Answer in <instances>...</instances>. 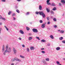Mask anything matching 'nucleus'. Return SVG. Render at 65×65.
<instances>
[{
  "label": "nucleus",
  "instance_id": "1",
  "mask_svg": "<svg viewBox=\"0 0 65 65\" xmlns=\"http://www.w3.org/2000/svg\"><path fill=\"white\" fill-rule=\"evenodd\" d=\"M8 45H6V50H5V46L3 45V47L2 48V53H3V54L4 55H6V53H8Z\"/></svg>",
  "mask_w": 65,
  "mask_h": 65
},
{
  "label": "nucleus",
  "instance_id": "2",
  "mask_svg": "<svg viewBox=\"0 0 65 65\" xmlns=\"http://www.w3.org/2000/svg\"><path fill=\"white\" fill-rule=\"evenodd\" d=\"M39 14H40V15H42L43 17V18H45V14L42 11H39Z\"/></svg>",
  "mask_w": 65,
  "mask_h": 65
},
{
  "label": "nucleus",
  "instance_id": "3",
  "mask_svg": "<svg viewBox=\"0 0 65 65\" xmlns=\"http://www.w3.org/2000/svg\"><path fill=\"white\" fill-rule=\"evenodd\" d=\"M18 59V58L17 57H15L14 58H13L12 59L11 61L13 62V61H17Z\"/></svg>",
  "mask_w": 65,
  "mask_h": 65
},
{
  "label": "nucleus",
  "instance_id": "4",
  "mask_svg": "<svg viewBox=\"0 0 65 65\" xmlns=\"http://www.w3.org/2000/svg\"><path fill=\"white\" fill-rule=\"evenodd\" d=\"M32 30L34 32H35V33H37L38 32V30L37 29L33 28L32 29Z\"/></svg>",
  "mask_w": 65,
  "mask_h": 65
},
{
  "label": "nucleus",
  "instance_id": "5",
  "mask_svg": "<svg viewBox=\"0 0 65 65\" xmlns=\"http://www.w3.org/2000/svg\"><path fill=\"white\" fill-rule=\"evenodd\" d=\"M13 51L14 54H17V50L14 48H13Z\"/></svg>",
  "mask_w": 65,
  "mask_h": 65
},
{
  "label": "nucleus",
  "instance_id": "6",
  "mask_svg": "<svg viewBox=\"0 0 65 65\" xmlns=\"http://www.w3.org/2000/svg\"><path fill=\"white\" fill-rule=\"evenodd\" d=\"M8 52V53H10V52H11V47H9L8 48H8L7 49Z\"/></svg>",
  "mask_w": 65,
  "mask_h": 65
},
{
  "label": "nucleus",
  "instance_id": "7",
  "mask_svg": "<svg viewBox=\"0 0 65 65\" xmlns=\"http://www.w3.org/2000/svg\"><path fill=\"white\" fill-rule=\"evenodd\" d=\"M50 37L51 39H54V36L52 35H50Z\"/></svg>",
  "mask_w": 65,
  "mask_h": 65
},
{
  "label": "nucleus",
  "instance_id": "8",
  "mask_svg": "<svg viewBox=\"0 0 65 65\" xmlns=\"http://www.w3.org/2000/svg\"><path fill=\"white\" fill-rule=\"evenodd\" d=\"M45 24H43L42 25L41 27L43 28H45Z\"/></svg>",
  "mask_w": 65,
  "mask_h": 65
},
{
  "label": "nucleus",
  "instance_id": "9",
  "mask_svg": "<svg viewBox=\"0 0 65 65\" xmlns=\"http://www.w3.org/2000/svg\"><path fill=\"white\" fill-rule=\"evenodd\" d=\"M61 2L63 4H65V0H61Z\"/></svg>",
  "mask_w": 65,
  "mask_h": 65
},
{
  "label": "nucleus",
  "instance_id": "10",
  "mask_svg": "<svg viewBox=\"0 0 65 65\" xmlns=\"http://www.w3.org/2000/svg\"><path fill=\"white\" fill-rule=\"evenodd\" d=\"M35 49L34 47L33 46H31L30 47V50H34Z\"/></svg>",
  "mask_w": 65,
  "mask_h": 65
},
{
  "label": "nucleus",
  "instance_id": "11",
  "mask_svg": "<svg viewBox=\"0 0 65 65\" xmlns=\"http://www.w3.org/2000/svg\"><path fill=\"white\" fill-rule=\"evenodd\" d=\"M20 32L21 33V34H24V32H23V31L22 30H20Z\"/></svg>",
  "mask_w": 65,
  "mask_h": 65
},
{
  "label": "nucleus",
  "instance_id": "12",
  "mask_svg": "<svg viewBox=\"0 0 65 65\" xmlns=\"http://www.w3.org/2000/svg\"><path fill=\"white\" fill-rule=\"evenodd\" d=\"M52 6H56V5H55V4L54 3H52V4L51 5Z\"/></svg>",
  "mask_w": 65,
  "mask_h": 65
},
{
  "label": "nucleus",
  "instance_id": "13",
  "mask_svg": "<svg viewBox=\"0 0 65 65\" xmlns=\"http://www.w3.org/2000/svg\"><path fill=\"white\" fill-rule=\"evenodd\" d=\"M56 50L57 51H59V50H60V47H57L56 48Z\"/></svg>",
  "mask_w": 65,
  "mask_h": 65
},
{
  "label": "nucleus",
  "instance_id": "14",
  "mask_svg": "<svg viewBox=\"0 0 65 65\" xmlns=\"http://www.w3.org/2000/svg\"><path fill=\"white\" fill-rule=\"evenodd\" d=\"M39 9L40 10H42V7L41 5H40L39 7Z\"/></svg>",
  "mask_w": 65,
  "mask_h": 65
},
{
  "label": "nucleus",
  "instance_id": "15",
  "mask_svg": "<svg viewBox=\"0 0 65 65\" xmlns=\"http://www.w3.org/2000/svg\"><path fill=\"white\" fill-rule=\"evenodd\" d=\"M26 51L27 52H29L30 50H29V48H27L26 49Z\"/></svg>",
  "mask_w": 65,
  "mask_h": 65
},
{
  "label": "nucleus",
  "instance_id": "16",
  "mask_svg": "<svg viewBox=\"0 0 65 65\" xmlns=\"http://www.w3.org/2000/svg\"><path fill=\"white\" fill-rule=\"evenodd\" d=\"M5 28L6 29V30H7V31H8L9 30V29H8V28L7 27H6V26H4Z\"/></svg>",
  "mask_w": 65,
  "mask_h": 65
},
{
  "label": "nucleus",
  "instance_id": "17",
  "mask_svg": "<svg viewBox=\"0 0 65 65\" xmlns=\"http://www.w3.org/2000/svg\"><path fill=\"white\" fill-rule=\"evenodd\" d=\"M59 39L60 40H63V37H60L59 38Z\"/></svg>",
  "mask_w": 65,
  "mask_h": 65
},
{
  "label": "nucleus",
  "instance_id": "18",
  "mask_svg": "<svg viewBox=\"0 0 65 65\" xmlns=\"http://www.w3.org/2000/svg\"><path fill=\"white\" fill-rule=\"evenodd\" d=\"M46 11L47 12H49L50 11V10L48 8H47L46 9Z\"/></svg>",
  "mask_w": 65,
  "mask_h": 65
},
{
  "label": "nucleus",
  "instance_id": "19",
  "mask_svg": "<svg viewBox=\"0 0 65 65\" xmlns=\"http://www.w3.org/2000/svg\"><path fill=\"white\" fill-rule=\"evenodd\" d=\"M45 60L47 61H50V59H49V58H45Z\"/></svg>",
  "mask_w": 65,
  "mask_h": 65
},
{
  "label": "nucleus",
  "instance_id": "20",
  "mask_svg": "<svg viewBox=\"0 0 65 65\" xmlns=\"http://www.w3.org/2000/svg\"><path fill=\"white\" fill-rule=\"evenodd\" d=\"M41 42H46V41H45V40L43 39L41 40Z\"/></svg>",
  "mask_w": 65,
  "mask_h": 65
},
{
  "label": "nucleus",
  "instance_id": "21",
  "mask_svg": "<svg viewBox=\"0 0 65 65\" xmlns=\"http://www.w3.org/2000/svg\"><path fill=\"white\" fill-rule=\"evenodd\" d=\"M20 58H25V57L22 55H20Z\"/></svg>",
  "mask_w": 65,
  "mask_h": 65
},
{
  "label": "nucleus",
  "instance_id": "22",
  "mask_svg": "<svg viewBox=\"0 0 65 65\" xmlns=\"http://www.w3.org/2000/svg\"><path fill=\"white\" fill-rule=\"evenodd\" d=\"M60 33H64V31L61 30L60 31Z\"/></svg>",
  "mask_w": 65,
  "mask_h": 65
},
{
  "label": "nucleus",
  "instance_id": "23",
  "mask_svg": "<svg viewBox=\"0 0 65 65\" xmlns=\"http://www.w3.org/2000/svg\"><path fill=\"white\" fill-rule=\"evenodd\" d=\"M41 53H42V54H45V51H41Z\"/></svg>",
  "mask_w": 65,
  "mask_h": 65
},
{
  "label": "nucleus",
  "instance_id": "24",
  "mask_svg": "<svg viewBox=\"0 0 65 65\" xmlns=\"http://www.w3.org/2000/svg\"><path fill=\"white\" fill-rule=\"evenodd\" d=\"M12 12L11 11H9V12L8 13V15H10V14Z\"/></svg>",
  "mask_w": 65,
  "mask_h": 65
},
{
  "label": "nucleus",
  "instance_id": "25",
  "mask_svg": "<svg viewBox=\"0 0 65 65\" xmlns=\"http://www.w3.org/2000/svg\"><path fill=\"white\" fill-rule=\"evenodd\" d=\"M26 29L27 30V31H29V30H30V28L26 27Z\"/></svg>",
  "mask_w": 65,
  "mask_h": 65
},
{
  "label": "nucleus",
  "instance_id": "26",
  "mask_svg": "<svg viewBox=\"0 0 65 65\" xmlns=\"http://www.w3.org/2000/svg\"><path fill=\"white\" fill-rule=\"evenodd\" d=\"M32 39V37H29L28 38V40H31Z\"/></svg>",
  "mask_w": 65,
  "mask_h": 65
},
{
  "label": "nucleus",
  "instance_id": "27",
  "mask_svg": "<svg viewBox=\"0 0 65 65\" xmlns=\"http://www.w3.org/2000/svg\"><path fill=\"white\" fill-rule=\"evenodd\" d=\"M53 10H56V8L54 7L53 9H52Z\"/></svg>",
  "mask_w": 65,
  "mask_h": 65
},
{
  "label": "nucleus",
  "instance_id": "28",
  "mask_svg": "<svg viewBox=\"0 0 65 65\" xmlns=\"http://www.w3.org/2000/svg\"><path fill=\"white\" fill-rule=\"evenodd\" d=\"M56 63L57 64V65H59V64H60V62L58 61H57Z\"/></svg>",
  "mask_w": 65,
  "mask_h": 65
},
{
  "label": "nucleus",
  "instance_id": "29",
  "mask_svg": "<svg viewBox=\"0 0 65 65\" xmlns=\"http://www.w3.org/2000/svg\"><path fill=\"white\" fill-rule=\"evenodd\" d=\"M53 20L54 22H56L57 21V19H56L54 18L53 19Z\"/></svg>",
  "mask_w": 65,
  "mask_h": 65
},
{
  "label": "nucleus",
  "instance_id": "30",
  "mask_svg": "<svg viewBox=\"0 0 65 65\" xmlns=\"http://www.w3.org/2000/svg\"><path fill=\"white\" fill-rule=\"evenodd\" d=\"M36 38H37V39H38V40H40V39H39V37H36Z\"/></svg>",
  "mask_w": 65,
  "mask_h": 65
},
{
  "label": "nucleus",
  "instance_id": "31",
  "mask_svg": "<svg viewBox=\"0 0 65 65\" xmlns=\"http://www.w3.org/2000/svg\"><path fill=\"white\" fill-rule=\"evenodd\" d=\"M16 11L17 12H18V13H20V11H19L18 10H16Z\"/></svg>",
  "mask_w": 65,
  "mask_h": 65
},
{
  "label": "nucleus",
  "instance_id": "32",
  "mask_svg": "<svg viewBox=\"0 0 65 65\" xmlns=\"http://www.w3.org/2000/svg\"><path fill=\"white\" fill-rule=\"evenodd\" d=\"M17 61H19V62H21V60L20 59H18H18H17Z\"/></svg>",
  "mask_w": 65,
  "mask_h": 65
},
{
  "label": "nucleus",
  "instance_id": "33",
  "mask_svg": "<svg viewBox=\"0 0 65 65\" xmlns=\"http://www.w3.org/2000/svg\"><path fill=\"white\" fill-rule=\"evenodd\" d=\"M36 14H39V12H36Z\"/></svg>",
  "mask_w": 65,
  "mask_h": 65
},
{
  "label": "nucleus",
  "instance_id": "34",
  "mask_svg": "<svg viewBox=\"0 0 65 65\" xmlns=\"http://www.w3.org/2000/svg\"><path fill=\"white\" fill-rule=\"evenodd\" d=\"M62 42L63 43H65V40H63L62 41Z\"/></svg>",
  "mask_w": 65,
  "mask_h": 65
},
{
  "label": "nucleus",
  "instance_id": "35",
  "mask_svg": "<svg viewBox=\"0 0 65 65\" xmlns=\"http://www.w3.org/2000/svg\"><path fill=\"white\" fill-rule=\"evenodd\" d=\"M40 22L41 23H43V21H42V20H40Z\"/></svg>",
  "mask_w": 65,
  "mask_h": 65
},
{
  "label": "nucleus",
  "instance_id": "36",
  "mask_svg": "<svg viewBox=\"0 0 65 65\" xmlns=\"http://www.w3.org/2000/svg\"><path fill=\"white\" fill-rule=\"evenodd\" d=\"M50 0H47L46 1L47 3H49V2H50Z\"/></svg>",
  "mask_w": 65,
  "mask_h": 65
},
{
  "label": "nucleus",
  "instance_id": "37",
  "mask_svg": "<svg viewBox=\"0 0 65 65\" xmlns=\"http://www.w3.org/2000/svg\"><path fill=\"white\" fill-rule=\"evenodd\" d=\"M41 50L42 51H43V50H44V48H41Z\"/></svg>",
  "mask_w": 65,
  "mask_h": 65
},
{
  "label": "nucleus",
  "instance_id": "38",
  "mask_svg": "<svg viewBox=\"0 0 65 65\" xmlns=\"http://www.w3.org/2000/svg\"><path fill=\"white\" fill-rule=\"evenodd\" d=\"M47 20H50V18L49 17H47Z\"/></svg>",
  "mask_w": 65,
  "mask_h": 65
},
{
  "label": "nucleus",
  "instance_id": "39",
  "mask_svg": "<svg viewBox=\"0 0 65 65\" xmlns=\"http://www.w3.org/2000/svg\"><path fill=\"white\" fill-rule=\"evenodd\" d=\"M51 13H52V14H54V12H53V11H51Z\"/></svg>",
  "mask_w": 65,
  "mask_h": 65
},
{
  "label": "nucleus",
  "instance_id": "40",
  "mask_svg": "<svg viewBox=\"0 0 65 65\" xmlns=\"http://www.w3.org/2000/svg\"><path fill=\"white\" fill-rule=\"evenodd\" d=\"M50 23L51 22L50 21L48 22H47V24H48V25H50Z\"/></svg>",
  "mask_w": 65,
  "mask_h": 65
},
{
  "label": "nucleus",
  "instance_id": "41",
  "mask_svg": "<svg viewBox=\"0 0 65 65\" xmlns=\"http://www.w3.org/2000/svg\"><path fill=\"white\" fill-rule=\"evenodd\" d=\"M2 19L3 20H4V21H5L6 20V19H5V18H2Z\"/></svg>",
  "mask_w": 65,
  "mask_h": 65
},
{
  "label": "nucleus",
  "instance_id": "42",
  "mask_svg": "<svg viewBox=\"0 0 65 65\" xmlns=\"http://www.w3.org/2000/svg\"><path fill=\"white\" fill-rule=\"evenodd\" d=\"M47 3L48 5H51V3Z\"/></svg>",
  "mask_w": 65,
  "mask_h": 65
},
{
  "label": "nucleus",
  "instance_id": "43",
  "mask_svg": "<svg viewBox=\"0 0 65 65\" xmlns=\"http://www.w3.org/2000/svg\"><path fill=\"white\" fill-rule=\"evenodd\" d=\"M26 14V15H28V14H29V12H27Z\"/></svg>",
  "mask_w": 65,
  "mask_h": 65
},
{
  "label": "nucleus",
  "instance_id": "44",
  "mask_svg": "<svg viewBox=\"0 0 65 65\" xmlns=\"http://www.w3.org/2000/svg\"><path fill=\"white\" fill-rule=\"evenodd\" d=\"M2 19V17L0 15V19Z\"/></svg>",
  "mask_w": 65,
  "mask_h": 65
},
{
  "label": "nucleus",
  "instance_id": "45",
  "mask_svg": "<svg viewBox=\"0 0 65 65\" xmlns=\"http://www.w3.org/2000/svg\"><path fill=\"white\" fill-rule=\"evenodd\" d=\"M2 2H5V1H5V0H2Z\"/></svg>",
  "mask_w": 65,
  "mask_h": 65
},
{
  "label": "nucleus",
  "instance_id": "46",
  "mask_svg": "<svg viewBox=\"0 0 65 65\" xmlns=\"http://www.w3.org/2000/svg\"><path fill=\"white\" fill-rule=\"evenodd\" d=\"M2 30V28H0V34L1 33V31Z\"/></svg>",
  "mask_w": 65,
  "mask_h": 65
},
{
  "label": "nucleus",
  "instance_id": "47",
  "mask_svg": "<svg viewBox=\"0 0 65 65\" xmlns=\"http://www.w3.org/2000/svg\"><path fill=\"white\" fill-rule=\"evenodd\" d=\"M54 28H57V25H55L54 26Z\"/></svg>",
  "mask_w": 65,
  "mask_h": 65
},
{
  "label": "nucleus",
  "instance_id": "48",
  "mask_svg": "<svg viewBox=\"0 0 65 65\" xmlns=\"http://www.w3.org/2000/svg\"><path fill=\"white\" fill-rule=\"evenodd\" d=\"M15 15V13H13L12 14V16H14Z\"/></svg>",
  "mask_w": 65,
  "mask_h": 65
},
{
  "label": "nucleus",
  "instance_id": "49",
  "mask_svg": "<svg viewBox=\"0 0 65 65\" xmlns=\"http://www.w3.org/2000/svg\"><path fill=\"white\" fill-rule=\"evenodd\" d=\"M22 0H17V1H18V2H20Z\"/></svg>",
  "mask_w": 65,
  "mask_h": 65
},
{
  "label": "nucleus",
  "instance_id": "50",
  "mask_svg": "<svg viewBox=\"0 0 65 65\" xmlns=\"http://www.w3.org/2000/svg\"><path fill=\"white\" fill-rule=\"evenodd\" d=\"M29 35H30V36H31V35H32V34H31V33H29L28 34Z\"/></svg>",
  "mask_w": 65,
  "mask_h": 65
},
{
  "label": "nucleus",
  "instance_id": "51",
  "mask_svg": "<svg viewBox=\"0 0 65 65\" xmlns=\"http://www.w3.org/2000/svg\"><path fill=\"white\" fill-rule=\"evenodd\" d=\"M47 46H50V44H47Z\"/></svg>",
  "mask_w": 65,
  "mask_h": 65
},
{
  "label": "nucleus",
  "instance_id": "52",
  "mask_svg": "<svg viewBox=\"0 0 65 65\" xmlns=\"http://www.w3.org/2000/svg\"><path fill=\"white\" fill-rule=\"evenodd\" d=\"M19 40H22V38H19Z\"/></svg>",
  "mask_w": 65,
  "mask_h": 65
},
{
  "label": "nucleus",
  "instance_id": "53",
  "mask_svg": "<svg viewBox=\"0 0 65 65\" xmlns=\"http://www.w3.org/2000/svg\"><path fill=\"white\" fill-rule=\"evenodd\" d=\"M22 47H25V45H22Z\"/></svg>",
  "mask_w": 65,
  "mask_h": 65
},
{
  "label": "nucleus",
  "instance_id": "54",
  "mask_svg": "<svg viewBox=\"0 0 65 65\" xmlns=\"http://www.w3.org/2000/svg\"><path fill=\"white\" fill-rule=\"evenodd\" d=\"M59 6H61V4L60 3L59 4Z\"/></svg>",
  "mask_w": 65,
  "mask_h": 65
},
{
  "label": "nucleus",
  "instance_id": "55",
  "mask_svg": "<svg viewBox=\"0 0 65 65\" xmlns=\"http://www.w3.org/2000/svg\"><path fill=\"white\" fill-rule=\"evenodd\" d=\"M13 20H15V18H13Z\"/></svg>",
  "mask_w": 65,
  "mask_h": 65
},
{
  "label": "nucleus",
  "instance_id": "56",
  "mask_svg": "<svg viewBox=\"0 0 65 65\" xmlns=\"http://www.w3.org/2000/svg\"><path fill=\"white\" fill-rule=\"evenodd\" d=\"M14 65V63H13L11 64V65Z\"/></svg>",
  "mask_w": 65,
  "mask_h": 65
},
{
  "label": "nucleus",
  "instance_id": "57",
  "mask_svg": "<svg viewBox=\"0 0 65 65\" xmlns=\"http://www.w3.org/2000/svg\"><path fill=\"white\" fill-rule=\"evenodd\" d=\"M2 25V23H0V25Z\"/></svg>",
  "mask_w": 65,
  "mask_h": 65
},
{
  "label": "nucleus",
  "instance_id": "58",
  "mask_svg": "<svg viewBox=\"0 0 65 65\" xmlns=\"http://www.w3.org/2000/svg\"><path fill=\"white\" fill-rule=\"evenodd\" d=\"M58 32H60V30H58Z\"/></svg>",
  "mask_w": 65,
  "mask_h": 65
},
{
  "label": "nucleus",
  "instance_id": "59",
  "mask_svg": "<svg viewBox=\"0 0 65 65\" xmlns=\"http://www.w3.org/2000/svg\"><path fill=\"white\" fill-rule=\"evenodd\" d=\"M59 65H62V64H59Z\"/></svg>",
  "mask_w": 65,
  "mask_h": 65
},
{
  "label": "nucleus",
  "instance_id": "60",
  "mask_svg": "<svg viewBox=\"0 0 65 65\" xmlns=\"http://www.w3.org/2000/svg\"><path fill=\"white\" fill-rule=\"evenodd\" d=\"M63 60H65V58H63Z\"/></svg>",
  "mask_w": 65,
  "mask_h": 65
},
{
  "label": "nucleus",
  "instance_id": "61",
  "mask_svg": "<svg viewBox=\"0 0 65 65\" xmlns=\"http://www.w3.org/2000/svg\"><path fill=\"white\" fill-rule=\"evenodd\" d=\"M1 37H0V39L1 38Z\"/></svg>",
  "mask_w": 65,
  "mask_h": 65
},
{
  "label": "nucleus",
  "instance_id": "62",
  "mask_svg": "<svg viewBox=\"0 0 65 65\" xmlns=\"http://www.w3.org/2000/svg\"><path fill=\"white\" fill-rule=\"evenodd\" d=\"M64 54H65V53H64Z\"/></svg>",
  "mask_w": 65,
  "mask_h": 65
}]
</instances>
